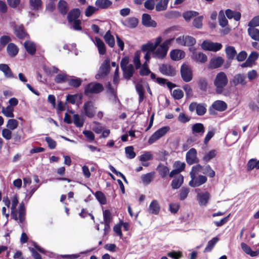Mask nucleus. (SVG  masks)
I'll list each match as a JSON object with an SVG mask.
<instances>
[{
	"mask_svg": "<svg viewBox=\"0 0 259 259\" xmlns=\"http://www.w3.org/2000/svg\"><path fill=\"white\" fill-rule=\"evenodd\" d=\"M18 126V122L17 120L14 119H11L8 120L7 127L12 131L16 129Z\"/></svg>",
	"mask_w": 259,
	"mask_h": 259,
	"instance_id": "obj_56",
	"label": "nucleus"
},
{
	"mask_svg": "<svg viewBox=\"0 0 259 259\" xmlns=\"http://www.w3.org/2000/svg\"><path fill=\"white\" fill-rule=\"evenodd\" d=\"M181 75L184 81L186 82L190 81L193 78L191 67L187 64H183L181 67Z\"/></svg>",
	"mask_w": 259,
	"mask_h": 259,
	"instance_id": "obj_8",
	"label": "nucleus"
},
{
	"mask_svg": "<svg viewBox=\"0 0 259 259\" xmlns=\"http://www.w3.org/2000/svg\"><path fill=\"white\" fill-rule=\"evenodd\" d=\"M123 73V76L126 79H130L133 76L134 72V66L130 64L125 68L122 69Z\"/></svg>",
	"mask_w": 259,
	"mask_h": 259,
	"instance_id": "obj_30",
	"label": "nucleus"
},
{
	"mask_svg": "<svg viewBox=\"0 0 259 259\" xmlns=\"http://www.w3.org/2000/svg\"><path fill=\"white\" fill-rule=\"evenodd\" d=\"M142 24L147 27H156L157 23L151 19V16L148 14H143L142 17Z\"/></svg>",
	"mask_w": 259,
	"mask_h": 259,
	"instance_id": "obj_17",
	"label": "nucleus"
},
{
	"mask_svg": "<svg viewBox=\"0 0 259 259\" xmlns=\"http://www.w3.org/2000/svg\"><path fill=\"white\" fill-rule=\"evenodd\" d=\"M203 17L202 16L196 17L193 21V26L197 28L200 29L202 26V20Z\"/></svg>",
	"mask_w": 259,
	"mask_h": 259,
	"instance_id": "obj_59",
	"label": "nucleus"
},
{
	"mask_svg": "<svg viewBox=\"0 0 259 259\" xmlns=\"http://www.w3.org/2000/svg\"><path fill=\"white\" fill-rule=\"evenodd\" d=\"M172 95L175 99L180 100L183 97L184 94L181 90L177 89L173 91Z\"/></svg>",
	"mask_w": 259,
	"mask_h": 259,
	"instance_id": "obj_64",
	"label": "nucleus"
},
{
	"mask_svg": "<svg viewBox=\"0 0 259 259\" xmlns=\"http://www.w3.org/2000/svg\"><path fill=\"white\" fill-rule=\"evenodd\" d=\"M255 168L259 169V160H257L256 159L249 160L247 164V170L250 171Z\"/></svg>",
	"mask_w": 259,
	"mask_h": 259,
	"instance_id": "obj_43",
	"label": "nucleus"
},
{
	"mask_svg": "<svg viewBox=\"0 0 259 259\" xmlns=\"http://www.w3.org/2000/svg\"><path fill=\"white\" fill-rule=\"evenodd\" d=\"M159 69L162 74L166 76H172L175 74V68L168 64L159 65Z\"/></svg>",
	"mask_w": 259,
	"mask_h": 259,
	"instance_id": "obj_16",
	"label": "nucleus"
},
{
	"mask_svg": "<svg viewBox=\"0 0 259 259\" xmlns=\"http://www.w3.org/2000/svg\"><path fill=\"white\" fill-rule=\"evenodd\" d=\"M204 132V126L201 123H195L192 126V133L193 135L201 137L203 135Z\"/></svg>",
	"mask_w": 259,
	"mask_h": 259,
	"instance_id": "obj_20",
	"label": "nucleus"
},
{
	"mask_svg": "<svg viewBox=\"0 0 259 259\" xmlns=\"http://www.w3.org/2000/svg\"><path fill=\"white\" fill-rule=\"evenodd\" d=\"M185 55V52L180 50H174L170 52V58L174 61H178L184 58Z\"/></svg>",
	"mask_w": 259,
	"mask_h": 259,
	"instance_id": "obj_25",
	"label": "nucleus"
},
{
	"mask_svg": "<svg viewBox=\"0 0 259 259\" xmlns=\"http://www.w3.org/2000/svg\"><path fill=\"white\" fill-rule=\"evenodd\" d=\"M58 9L60 13L63 15L67 14L68 11V4L64 0H60L58 4Z\"/></svg>",
	"mask_w": 259,
	"mask_h": 259,
	"instance_id": "obj_37",
	"label": "nucleus"
},
{
	"mask_svg": "<svg viewBox=\"0 0 259 259\" xmlns=\"http://www.w3.org/2000/svg\"><path fill=\"white\" fill-rule=\"evenodd\" d=\"M68 80L67 75L64 73L58 74L55 78V82L58 83H63L66 81H68Z\"/></svg>",
	"mask_w": 259,
	"mask_h": 259,
	"instance_id": "obj_54",
	"label": "nucleus"
},
{
	"mask_svg": "<svg viewBox=\"0 0 259 259\" xmlns=\"http://www.w3.org/2000/svg\"><path fill=\"white\" fill-rule=\"evenodd\" d=\"M106 88L107 89V92L110 94V95L113 96L114 98H116L117 97L116 94V89L113 88L110 82H108L106 85Z\"/></svg>",
	"mask_w": 259,
	"mask_h": 259,
	"instance_id": "obj_60",
	"label": "nucleus"
},
{
	"mask_svg": "<svg viewBox=\"0 0 259 259\" xmlns=\"http://www.w3.org/2000/svg\"><path fill=\"white\" fill-rule=\"evenodd\" d=\"M241 247L245 253L251 257L257 256L259 254L258 251L252 250L251 247L245 243L242 242L241 243Z\"/></svg>",
	"mask_w": 259,
	"mask_h": 259,
	"instance_id": "obj_27",
	"label": "nucleus"
},
{
	"mask_svg": "<svg viewBox=\"0 0 259 259\" xmlns=\"http://www.w3.org/2000/svg\"><path fill=\"white\" fill-rule=\"evenodd\" d=\"M174 39V38H170L165 40L153 52L152 57L159 59H163L165 58L168 50V46Z\"/></svg>",
	"mask_w": 259,
	"mask_h": 259,
	"instance_id": "obj_3",
	"label": "nucleus"
},
{
	"mask_svg": "<svg viewBox=\"0 0 259 259\" xmlns=\"http://www.w3.org/2000/svg\"><path fill=\"white\" fill-rule=\"evenodd\" d=\"M197 198L199 205L201 206H206L210 198V195L207 192L198 193Z\"/></svg>",
	"mask_w": 259,
	"mask_h": 259,
	"instance_id": "obj_19",
	"label": "nucleus"
},
{
	"mask_svg": "<svg viewBox=\"0 0 259 259\" xmlns=\"http://www.w3.org/2000/svg\"><path fill=\"white\" fill-rule=\"evenodd\" d=\"M24 47L28 54L31 55H34L36 52L35 44L30 41H26L24 42Z\"/></svg>",
	"mask_w": 259,
	"mask_h": 259,
	"instance_id": "obj_34",
	"label": "nucleus"
},
{
	"mask_svg": "<svg viewBox=\"0 0 259 259\" xmlns=\"http://www.w3.org/2000/svg\"><path fill=\"white\" fill-rule=\"evenodd\" d=\"M11 130L9 128H4L2 130V135L4 138L7 140H9L12 138V133Z\"/></svg>",
	"mask_w": 259,
	"mask_h": 259,
	"instance_id": "obj_63",
	"label": "nucleus"
},
{
	"mask_svg": "<svg viewBox=\"0 0 259 259\" xmlns=\"http://www.w3.org/2000/svg\"><path fill=\"white\" fill-rule=\"evenodd\" d=\"M18 203L17 196H14L12 199L11 217L15 221H19L20 224H23L25 219V208L23 202H21L19 206L18 212L16 209V206Z\"/></svg>",
	"mask_w": 259,
	"mask_h": 259,
	"instance_id": "obj_1",
	"label": "nucleus"
},
{
	"mask_svg": "<svg viewBox=\"0 0 259 259\" xmlns=\"http://www.w3.org/2000/svg\"><path fill=\"white\" fill-rule=\"evenodd\" d=\"M82 80L79 78L73 77L72 78L68 79V84L73 88H78L81 84Z\"/></svg>",
	"mask_w": 259,
	"mask_h": 259,
	"instance_id": "obj_41",
	"label": "nucleus"
},
{
	"mask_svg": "<svg viewBox=\"0 0 259 259\" xmlns=\"http://www.w3.org/2000/svg\"><path fill=\"white\" fill-rule=\"evenodd\" d=\"M189 191V189L188 188L185 187H182L179 194L180 199L181 200H184L187 198Z\"/></svg>",
	"mask_w": 259,
	"mask_h": 259,
	"instance_id": "obj_57",
	"label": "nucleus"
},
{
	"mask_svg": "<svg viewBox=\"0 0 259 259\" xmlns=\"http://www.w3.org/2000/svg\"><path fill=\"white\" fill-rule=\"evenodd\" d=\"M154 175V172H149L145 175H143L141 179L144 184H149L153 179Z\"/></svg>",
	"mask_w": 259,
	"mask_h": 259,
	"instance_id": "obj_46",
	"label": "nucleus"
},
{
	"mask_svg": "<svg viewBox=\"0 0 259 259\" xmlns=\"http://www.w3.org/2000/svg\"><path fill=\"white\" fill-rule=\"evenodd\" d=\"M198 84L200 90L206 91L207 88V81L205 78H200L198 80Z\"/></svg>",
	"mask_w": 259,
	"mask_h": 259,
	"instance_id": "obj_51",
	"label": "nucleus"
},
{
	"mask_svg": "<svg viewBox=\"0 0 259 259\" xmlns=\"http://www.w3.org/2000/svg\"><path fill=\"white\" fill-rule=\"evenodd\" d=\"M125 152L126 157L129 159H133L136 156V153L134 151L133 146H128L125 148Z\"/></svg>",
	"mask_w": 259,
	"mask_h": 259,
	"instance_id": "obj_55",
	"label": "nucleus"
},
{
	"mask_svg": "<svg viewBox=\"0 0 259 259\" xmlns=\"http://www.w3.org/2000/svg\"><path fill=\"white\" fill-rule=\"evenodd\" d=\"M141 50L143 52H150L153 53L155 49L153 46V44L148 42L142 46Z\"/></svg>",
	"mask_w": 259,
	"mask_h": 259,
	"instance_id": "obj_53",
	"label": "nucleus"
},
{
	"mask_svg": "<svg viewBox=\"0 0 259 259\" xmlns=\"http://www.w3.org/2000/svg\"><path fill=\"white\" fill-rule=\"evenodd\" d=\"M224 60L222 57H216L211 58L209 61V67L215 69L220 67L223 64Z\"/></svg>",
	"mask_w": 259,
	"mask_h": 259,
	"instance_id": "obj_21",
	"label": "nucleus"
},
{
	"mask_svg": "<svg viewBox=\"0 0 259 259\" xmlns=\"http://www.w3.org/2000/svg\"><path fill=\"white\" fill-rule=\"evenodd\" d=\"M218 152L216 150L213 149L206 153L203 156L202 160L205 162H208L217 155Z\"/></svg>",
	"mask_w": 259,
	"mask_h": 259,
	"instance_id": "obj_42",
	"label": "nucleus"
},
{
	"mask_svg": "<svg viewBox=\"0 0 259 259\" xmlns=\"http://www.w3.org/2000/svg\"><path fill=\"white\" fill-rule=\"evenodd\" d=\"M18 51V48L13 43H10L8 44L7 48V51L10 56L15 57L17 55Z\"/></svg>",
	"mask_w": 259,
	"mask_h": 259,
	"instance_id": "obj_35",
	"label": "nucleus"
},
{
	"mask_svg": "<svg viewBox=\"0 0 259 259\" xmlns=\"http://www.w3.org/2000/svg\"><path fill=\"white\" fill-rule=\"evenodd\" d=\"M228 83V79L225 72L221 71L217 73L213 80L215 93L222 94Z\"/></svg>",
	"mask_w": 259,
	"mask_h": 259,
	"instance_id": "obj_2",
	"label": "nucleus"
},
{
	"mask_svg": "<svg viewBox=\"0 0 259 259\" xmlns=\"http://www.w3.org/2000/svg\"><path fill=\"white\" fill-rule=\"evenodd\" d=\"M30 6L34 10H38L41 6V0H29Z\"/></svg>",
	"mask_w": 259,
	"mask_h": 259,
	"instance_id": "obj_58",
	"label": "nucleus"
},
{
	"mask_svg": "<svg viewBox=\"0 0 259 259\" xmlns=\"http://www.w3.org/2000/svg\"><path fill=\"white\" fill-rule=\"evenodd\" d=\"M136 89L139 95V102L141 103L144 99V90L142 84L137 83L136 85Z\"/></svg>",
	"mask_w": 259,
	"mask_h": 259,
	"instance_id": "obj_40",
	"label": "nucleus"
},
{
	"mask_svg": "<svg viewBox=\"0 0 259 259\" xmlns=\"http://www.w3.org/2000/svg\"><path fill=\"white\" fill-rule=\"evenodd\" d=\"M150 213L154 214H157L160 210V206L158 201L156 200H153L149 207Z\"/></svg>",
	"mask_w": 259,
	"mask_h": 259,
	"instance_id": "obj_32",
	"label": "nucleus"
},
{
	"mask_svg": "<svg viewBox=\"0 0 259 259\" xmlns=\"http://www.w3.org/2000/svg\"><path fill=\"white\" fill-rule=\"evenodd\" d=\"M80 12L79 9H73L69 12L67 16V20L69 23H71L72 21L78 20L80 16Z\"/></svg>",
	"mask_w": 259,
	"mask_h": 259,
	"instance_id": "obj_26",
	"label": "nucleus"
},
{
	"mask_svg": "<svg viewBox=\"0 0 259 259\" xmlns=\"http://www.w3.org/2000/svg\"><path fill=\"white\" fill-rule=\"evenodd\" d=\"M228 107L227 103L221 100L214 101L208 108V112L210 115H215L217 111L223 112L225 111Z\"/></svg>",
	"mask_w": 259,
	"mask_h": 259,
	"instance_id": "obj_4",
	"label": "nucleus"
},
{
	"mask_svg": "<svg viewBox=\"0 0 259 259\" xmlns=\"http://www.w3.org/2000/svg\"><path fill=\"white\" fill-rule=\"evenodd\" d=\"M95 44L97 47L99 53L103 55L106 53V47L104 42L99 37H95Z\"/></svg>",
	"mask_w": 259,
	"mask_h": 259,
	"instance_id": "obj_29",
	"label": "nucleus"
},
{
	"mask_svg": "<svg viewBox=\"0 0 259 259\" xmlns=\"http://www.w3.org/2000/svg\"><path fill=\"white\" fill-rule=\"evenodd\" d=\"M14 34L20 39H23L28 37V34L22 24L13 23L12 24Z\"/></svg>",
	"mask_w": 259,
	"mask_h": 259,
	"instance_id": "obj_5",
	"label": "nucleus"
},
{
	"mask_svg": "<svg viewBox=\"0 0 259 259\" xmlns=\"http://www.w3.org/2000/svg\"><path fill=\"white\" fill-rule=\"evenodd\" d=\"M168 0H161L156 5L155 9L157 11L165 10L167 8Z\"/></svg>",
	"mask_w": 259,
	"mask_h": 259,
	"instance_id": "obj_44",
	"label": "nucleus"
},
{
	"mask_svg": "<svg viewBox=\"0 0 259 259\" xmlns=\"http://www.w3.org/2000/svg\"><path fill=\"white\" fill-rule=\"evenodd\" d=\"M103 85L98 82H92L89 83L85 88L84 94L88 95L89 94H98L103 91Z\"/></svg>",
	"mask_w": 259,
	"mask_h": 259,
	"instance_id": "obj_7",
	"label": "nucleus"
},
{
	"mask_svg": "<svg viewBox=\"0 0 259 259\" xmlns=\"http://www.w3.org/2000/svg\"><path fill=\"white\" fill-rule=\"evenodd\" d=\"M191 57L195 61L202 63H205L207 59L206 55L201 52H194Z\"/></svg>",
	"mask_w": 259,
	"mask_h": 259,
	"instance_id": "obj_24",
	"label": "nucleus"
},
{
	"mask_svg": "<svg viewBox=\"0 0 259 259\" xmlns=\"http://www.w3.org/2000/svg\"><path fill=\"white\" fill-rule=\"evenodd\" d=\"M112 2L110 0H97L95 5L98 8L103 9H107L110 7Z\"/></svg>",
	"mask_w": 259,
	"mask_h": 259,
	"instance_id": "obj_31",
	"label": "nucleus"
},
{
	"mask_svg": "<svg viewBox=\"0 0 259 259\" xmlns=\"http://www.w3.org/2000/svg\"><path fill=\"white\" fill-rule=\"evenodd\" d=\"M103 222H101L103 223H110L112 221V217L110 211L108 210H105L103 212Z\"/></svg>",
	"mask_w": 259,
	"mask_h": 259,
	"instance_id": "obj_52",
	"label": "nucleus"
},
{
	"mask_svg": "<svg viewBox=\"0 0 259 259\" xmlns=\"http://www.w3.org/2000/svg\"><path fill=\"white\" fill-rule=\"evenodd\" d=\"M218 19L219 24L221 27H225L228 25V21L226 19L224 12L223 10H221L219 12Z\"/></svg>",
	"mask_w": 259,
	"mask_h": 259,
	"instance_id": "obj_39",
	"label": "nucleus"
},
{
	"mask_svg": "<svg viewBox=\"0 0 259 259\" xmlns=\"http://www.w3.org/2000/svg\"><path fill=\"white\" fill-rule=\"evenodd\" d=\"M186 159L189 165L197 163L198 159L197 158V151L195 148H191L186 153Z\"/></svg>",
	"mask_w": 259,
	"mask_h": 259,
	"instance_id": "obj_15",
	"label": "nucleus"
},
{
	"mask_svg": "<svg viewBox=\"0 0 259 259\" xmlns=\"http://www.w3.org/2000/svg\"><path fill=\"white\" fill-rule=\"evenodd\" d=\"M255 26L249 27L248 33L250 37L256 41L259 40V30L254 27Z\"/></svg>",
	"mask_w": 259,
	"mask_h": 259,
	"instance_id": "obj_33",
	"label": "nucleus"
},
{
	"mask_svg": "<svg viewBox=\"0 0 259 259\" xmlns=\"http://www.w3.org/2000/svg\"><path fill=\"white\" fill-rule=\"evenodd\" d=\"M96 109V108L94 107V103L91 101H88L84 104V113L89 118H92L95 116Z\"/></svg>",
	"mask_w": 259,
	"mask_h": 259,
	"instance_id": "obj_13",
	"label": "nucleus"
},
{
	"mask_svg": "<svg viewBox=\"0 0 259 259\" xmlns=\"http://www.w3.org/2000/svg\"><path fill=\"white\" fill-rule=\"evenodd\" d=\"M230 81V83L234 85L235 87H236L238 85L245 87L247 84L246 75L243 73L236 74Z\"/></svg>",
	"mask_w": 259,
	"mask_h": 259,
	"instance_id": "obj_11",
	"label": "nucleus"
},
{
	"mask_svg": "<svg viewBox=\"0 0 259 259\" xmlns=\"http://www.w3.org/2000/svg\"><path fill=\"white\" fill-rule=\"evenodd\" d=\"M219 238L218 237H214L209 240L206 247L204 249V252H210L211 251L214 245L218 242Z\"/></svg>",
	"mask_w": 259,
	"mask_h": 259,
	"instance_id": "obj_45",
	"label": "nucleus"
},
{
	"mask_svg": "<svg viewBox=\"0 0 259 259\" xmlns=\"http://www.w3.org/2000/svg\"><path fill=\"white\" fill-rule=\"evenodd\" d=\"M170 130L168 126L162 127L154 133L148 140V143L152 144L164 136Z\"/></svg>",
	"mask_w": 259,
	"mask_h": 259,
	"instance_id": "obj_6",
	"label": "nucleus"
},
{
	"mask_svg": "<svg viewBox=\"0 0 259 259\" xmlns=\"http://www.w3.org/2000/svg\"><path fill=\"white\" fill-rule=\"evenodd\" d=\"M73 117V122L76 126L80 127L83 126L84 121L80 118L78 114H74Z\"/></svg>",
	"mask_w": 259,
	"mask_h": 259,
	"instance_id": "obj_61",
	"label": "nucleus"
},
{
	"mask_svg": "<svg viewBox=\"0 0 259 259\" xmlns=\"http://www.w3.org/2000/svg\"><path fill=\"white\" fill-rule=\"evenodd\" d=\"M120 22L125 27L135 28L138 26L139 21L135 17H130L125 20H121Z\"/></svg>",
	"mask_w": 259,
	"mask_h": 259,
	"instance_id": "obj_18",
	"label": "nucleus"
},
{
	"mask_svg": "<svg viewBox=\"0 0 259 259\" xmlns=\"http://www.w3.org/2000/svg\"><path fill=\"white\" fill-rule=\"evenodd\" d=\"M203 174L207 175L210 178H213L215 176V172L211 168L209 165H206L202 168Z\"/></svg>",
	"mask_w": 259,
	"mask_h": 259,
	"instance_id": "obj_50",
	"label": "nucleus"
},
{
	"mask_svg": "<svg viewBox=\"0 0 259 259\" xmlns=\"http://www.w3.org/2000/svg\"><path fill=\"white\" fill-rule=\"evenodd\" d=\"M225 53L227 59L229 60H233L237 55V52L233 46H228L226 47Z\"/></svg>",
	"mask_w": 259,
	"mask_h": 259,
	"instance_id": "obj_28",
	"label": "nucleus"
},
{
	"mask_svg": "<svg viewBox=\"0 0 259 259\" xmlns=\"http://www.w3.org/2000/svg\"><path fill=\"white\" fill-rule=\"evenodd\" d=\"M191 180L189 182V185L192 187H196L204 184L207 181V178L202 175H199L196 177L194 174L190 176Z\"/></svg>",
	"mask_w": 259,
	"mask_h": 259,
	"instance_id": "obj_12",
	"label": "nucleus"
},
{
	"mask_svg": "<svg viewBox=\"0 0 259 259\" xmlns=\"http://www.w3.org/2000/svg\"><path fill=\"white\" fill-rule=\"evenodd\" d=\"M189 109L191 112L196 110L198 115L202 116L206 112V105L204 103L198 104L196 102H192L189 105Z\"/></svg>",
	"mask_w": 259,
	"mask_h": 259,
	"instance_id": "obj_9",
	"label": "nucleus"
},
{
	"mask_svg": "<svg viewBox=\"0 0 259 259\" xmlns=\"http://www.w3.org/2000/svg\"><path fill=\"white\" fill-rule=\"evenodd\" d=\"M198 15V13L194 11H189L183 13V16L186 21H189L193 17Z\"/></svg>",
	"mask_w": 259,
	"mask_h": 259,
	"instance_id": "obj_49",
	"label": "nucleus"
},
{
	"mask_svg": "<svg viewBox=\"0 0 259 259\" xmlns=\"http://www.w3.org/2000/svg\"><path fill=\"white\" fill-rule=\"evenodd\" d=\"M201 48L204 50L217 52L222 49V45L219 42H213L206 40L201 44Z\"/></svg>",
	"mask_w": 259,
	"mask_h": 259,
	"instance_id": "obj_10",
	"label": "nucleus"
},
{
	"mask_svg": "<svg viewBox=\"0 0 259 259\" xmlns=\"http://www.w3.org/2000/svg\"><path fill=\"white\" fill-rule=\"evenodd\" d=\"M13 111L14 108L11 106H8L6 108L3 107L2 108V113L7 117H14Z\"/></svg>",
	"mask_w": 259,
	"mask_h": 259,
	"instance_id": "obj_48",
	"label": "nucleus"
},
{
	"mask_svg": "<svg viewBox=\"0 0 259 259\" xmlns=\"http://www.w3.org/2000/svg\"><path fill=\"white\" fill-rule=\"evenodd\" d=\"M104 40L107 44L111 47L113 48L115 45V40L114 36L111 34L110 31L108 30L106 32L104 36Z\"/></svg>",
	"mask_w": 259,
	"mask_h": 259,
	"instance_id": "obj_36",
	"label": "nucleus"
},
{
	"mask_svg": "<svg viewBox=\"0 0 259 259\" xmlns=\"http://www.w3.org/2000/svg\"><path fill=\"white\" fill-rule=\"evenodd\" d=\"M184 182V177L182 175H179L174 178L172 180L171 186L173 189H178L182 185Z\"/></svg>",
	"mask_w": 259,
	"mask_h": 259,
	"instance_id": "obj_22",
	"label": "nucleus"
},
{
	"mask_svg": "<svg viewBox=\"0 0 259 259\" xmlns=\"http://www.w3.org/2000/svg\"><path fill=\"white\" fill-rule=\"evenodd\" d=\"M109 68L110 60L106 59L100 66L99 73L96 75V78L99 79L100 77L105 76L108 73Z\"/></svg>",
	"mask_w": 259,
	"mask_h": 259,
	"instance_id": "obj_14",
	"label": "nucleus"
},
{
	"mask_svg": "<svg viewBox=\"0 0 259 259\" xmlns=\"http://www.w3.org/2000/svg\"><path fill=\"white\" fill-rule=\"evenodd\" d=\"M157 170L161 177L164 178L168 174L169 169L166 166L160 164L157 166Z\"/></svg>",
	"mask_w": 259,
	"mask_h": 259,
	"instance_id": "obj_38",
	"label": "nucleus"
},
{
	"mask_svg": "<svg viewBox=\"0 0 259 259\" xmlns=\"http://www.w3.org/2000/svg\"><path fill=\"white\" fill-rule=\"evenodd\" d=\"M11 38L7 35H3L0 37V50L3 48L9 41Z\"/></svg>",
	"mask_w": 259,
	"mask_h": 259,
	"instance_id": "obj_62",
	"label": "nucleus"
},
{
	"mask_svg": "<svg viewBox=\"0 0 259 259\" xmlns=\"http://www.w3.org/2000/svg\"><path fill=\"white\" fill-rule=\"evenodd\" d=\"M95 196L101 204L104 205L106 204V198L102 192L100 191L96 192Z\"/></svg>",
	"mask_w": 259,
	"mask_h": 259,
	"instance_id": "obj_47",
	"label": "nucleus"
},
{
	"mask_svg": "<svg viewBox=\"0 0 259 259\" xmlns=\"http://www.w3.org/2000/svg\"><path fill=\"white\" fill-rule=\"evenodd\" d=\"M0 70L4 73L6 78H13L15 76L9 66L6 64H0Z\"/></svg>",
	"mask_w": 259,
	"mask_h": 259,
	"instance_id": "obj_23",
	"label": "nucleus"
}]
</instances>
